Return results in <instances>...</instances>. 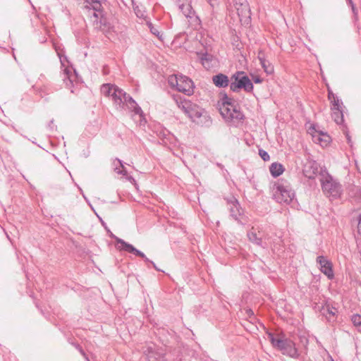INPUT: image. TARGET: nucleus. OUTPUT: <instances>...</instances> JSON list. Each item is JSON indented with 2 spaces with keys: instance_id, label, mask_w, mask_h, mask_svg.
Masks as SVG:
<instances>
[{
  "instance_id": "obj_4",
  "label": "nucleus",
  "mask_w": 361,
  "mask_h": 361,
  "mask_svg": "<svg viewBox=\"0 0 361 361\" xmlns=\"http://www.w3.org/2000/svg\"><path fill=\"white\" fill-rule=\"evenodd\" d=\"M241 88L247 92H251L253 90V85L248 77L238 72L231 77L230 89L233 92H238Z\"/></svg>"
},
{
  "instance_id": "obj_14",
  "label": "nucleus",
  "mask_w": 361,
  "mask_h": 361,
  "mask_svg": "<svg viewBox=\"0 0 361 361\" xmlns=\"http://www.w3.org/2000/svg\"><path fill=\"white\" fill-rule=\"evenodd\" d=\"M269 170L274 177H278L283 173L284 167L281 164L276 162L271 165Z\"/></svg>"
},
{
  "instance_id": "obj_21",
  "label": "nucleus",
  "mask_w": 361,
  "mask_h": 361,
  "mask_svg": "<svg viewBox=\"0 0 361 361\" xmlns=\"http://www.w3.org/2000/svg\"><path fill=\"white\" fill-rule=\"evenodd\" d=\"M88 4L96 11H99L102 7V5L98 0H86Z\"/></svg>"
},
{
  "instance_id": "obj_16",
  "label": "nucleus",
  "mask_w": 361,
  "mask_h": 361,
  "mask_svg": "<svg viewBox=\"0 0 361 361\" xmlns=\"http://www.w3.org/2000/svg\"><path fill=\"white\" fill-rule=\"evenodd\" d=\"M116 86L111 84H104L101 87V91L104 95L108 97H111V94L113 93Z\"/></svg>"
},
{
  "instance_id": "obj_12",
  "label": "nucleus",
  "mask_w": 361,
  "mask_h": 361,
  "mask_svg": "<svg viewBox=\"0 0 361 361\" xmlns=\"http://www.w3.org/2000/svg\"><path fill=\"white\" fill-rule=\"evenodd\" d=\"M212 81L216 87H225L229 84V80L228 77L226 75L221 73L214 75L212 78Z\"/></svg>"
},
{
  "instance_id": "obj_15",
  "label": "nucleus",
  "mask_w": 361,
  "mask_h": 361,
  "mask_svg": "<svg viewBox=\"0 0 361 361\" xmlns=\"http://www.w3.org/2000/svg\"><path fill=\"white\" fill-rule=\"evenodd\" d=\"M200 59L201 61L202 64L207 68H210L211 63L213 61V56L208 54H200Z\"/></svg>"
},
{
  "instance_id": "obj_23",
  "label": "nucleus",
  "mask_w": 361,
  "mask_h": 361,
  "mask_svg": "<svg viewBox=\"0 0 361 361\" xmlns=\"http://www.w3.org/2000/svg\"><path fill=\"white\" fill-rule=\"evenodd\" d=\"M259 156L261 157V158L264 160V161H268L269 160V154L265 152L264 150L263 149H259Z\"/></svg>"
},
{
  "instance_id": "obj_10",
  "label": "nucleus",
  "mask_w": 361,
  "mask_h": 361,
  "mask_svg": "<svg viewBox=\"0 0 361 361\" xmlns=\"http://www.w3.org/2000/svg\"><path fill=\"white\" fill-rule=\"evenodd\" d=\"M317 263L320 265L321 271L325 274L329 279L334 278V271L332 263L324 256H319L317 258Z\"/></svg>"
},
{
  "instance_id": "obj_26",
  "label": "nucleus",
  "mask_w": 361,
  "mask_h": 361,
  "mask_svg": "<svg viewBox=\"0 0 361 361\" xmlns=\"http://www.w3.org/2000/svg\"><path fill=\"white\" fill-rule=\"evenodd\" d=\"M123 171V166H121V169H117V173H122Z\"/></svg>"
},
{
  "instance_id": "obj_9",
  "label": "nucleus",
  "mask_w": 361,
  "mask_h": 361,
  "mask_svg": "<svg viewBox=\"0 0 361 361\" xmlns=\"http://www.w3.org/2000/svg\"><path fill=\"white\" fill-rule=\"evenodd\" d=\"M180 106L184 112L194 121H197L204 113L203 109L197 104L192 103L189 100H185L180 103Z\"/></svg>"
},
{
  "instance_id": "obj_8",
  "label": "nucleus",
  "mask_w": 361,
  "mask_h": 361,
  "mask_svg": "<svg viewBox=\"0 0 361 361\" xmlns=\"http://www.w3.org/2000/svg\"><path fill=\"white\" fill-rule=\"evenodd\" d=\"M307 133L312 136L313 141L322 147H327L331 142L330 136L327 133L316 129L312 124L307 128Z\"/></svg>"
},
{
  "instance_id": "obj_11",
  "label": "nucleus",
  "mask_w": 361,
  "mask_h": 361,
  "mask_svg": "<svg viewBox=\"0 0 361 361\" xmlns=\"http://www.w3.org/2000/svg\"><path fill=\"white\" fill-rule=\"evenodd\" d=\"M117 247L120 250H124L128 252H133L143 258L145 257V255L142 252L135 249L132 245H130L122 240L119 239L117 240Z\"/></svg>"
},
{
  "instance_id": "obj_13",
  "label": "nucleus",
  "mask_w": 361,
  "mask_h": 361,
  "mask_svg": "<svg viewBox=\"0 0 361 361\" xmlns=\"http://www.w3.org/2000/svg\"><path fill=\"white\" fill-rule=\"evenodd\" d=\"M328 98L331 104V110L343 109L342 102L330 90L328 92Z\"/></svg>"
},
{
  "instance_id": "obj_24",
  "label": "nucleus",
  "mask_w": 361,
  "mask_h": 361,
  "mask_svg": "<svg viewBox=\"0 0 361 361\" xmlns=\"http://www.w3.org/2000/svg\"><path fill=\"white\" fill-rule=\"evenodd\" d=\"M357 232L359 235L361 236V214L359 216L358 218Z\"/></svg>"
},
{
  "instance_id": "obj_19",
  "label": "nucleus",
  "mask_w": 361,
  "mask_h": 361,
  "mask_svg": "<svg viewBox=\"0 0 361 361\" xmlns=\"http://www.w3.org/2000/svg\"><path fill=\"white\" fill-rule=\"evenodd\" d=\"M332 118L336 123H341L343 121V109L331 110Z\"/></svg>"
},
{
  "instance_id": "obj_29",
  "label": "nucleus",
  "mask_w": 361,
  "mask_h": 361,
  "mask_svg": "<svg viewBox=\"0 0 361 361\" xmlns=\"http://www.w3.org/2000/svg\"><path fill=\"white\" fill-rule=\"evenodd\" d=\"M94 16L96 18H97V17H98V16H99V14H97V13H94Z\"/></svg>"
},
{
  "instance_id": "obj_27",
  "label": "nucleus",
  "mask_w": 361,
  "mask_h": 361,
  "mask_svg": "<svg viewBox=\"0 0 361 361\" xmlns=\"http://www.w3.org/2000/svg\"><path fill=\"white\" fill-rule=\"evenodd\" d=\"M255 82L256 83H260L262 82V80L259 78H257L255 79Z\"/></svg>"
},
{
  "instance_id": "obj_6",
  "label": "nucleus",
  "mask_w": 361,
  "mask_h": 361,
  "mask_svg": "<svg viewBox=\"0 0 361 361\" xmlns=\"http://www.w3.org/2000/svg\"><path fill=\"white\" fill-rule=\"evenodd\" d=\"M274 195L277 202L286 204H289L294 197V193L290 187L279 183L275 185Z\"/></svg>"
},
{
  "instance_id": "obj_1",
  "label": "nucleus",
  "mask_w": 361,
  "mask_h": 361,
  "mask_svg": "<svg viewBox=\"0 0 361 361\" xmlns=\"http://www.w3.org/2000/svg\"><path fill=\"white\" fill-rule=\"evenodd\" d=\"M219 111L221 114L226 119H241L243 115L238 109L235 105V102L228 97L227 95L224 94L219 102Z\"/></svg>"
},
{
  "instance_id": "obj_7",
  "label": "nucleus",
  "mask_w": 361,
  "mask_h": 361,
  "mask_svg": "<svg viewBox=\"0 0 361 361\" xmlns=\"http://www.w3.org/2000/svg\"><path fill=\"white\" fill-rule=\"evenodd\" d=\"M111 98L114 101V104L119 106L126 105L129 109H133L135 107L136 104L132 97L128 96L121 89H119L116 86L113 93L111 94Z\"/></svg>"
},
{
  "instance_id": "obj_22",
  "label": "nucleus",
  "mask_w": 361,
  "mask_h": 361,
  "mask_svg": "<svg viewBox=\"0 0 361 361\" xmlns=\"http://www.w3.org/2000/svg\"><path fill=\"white\" fill-rule=\"evenodd\" d=\"M237 10H238L239 16H244L245 17L250 16V9H249L247 4L243 6V8L241 10H240V8H238Z\"/></svg>"
},
{
  "instance_id": "obj_2",
  "label": "nucleus",
  "mask_w": 361,
  "mask_h": 361,
  "mask_svg": "<svg viewBox=\"0 0 361 361\" xmlns=\"http://www.w3.org/2000/svg\"><path fill=\"white\" fill-rule=\"evenodd\" d=\"M169 83L171 87H175L178 91L186 95L190 96L194 92V83L185 75H171L169 78Z\"/></svg>"
},
{
  "instance_id": "obj_17",
  "label": "nucleus",
  "mask_w": 361,
  "mask_h": 361,
  "mask_svg": "<svg viewBox=\"0 0 361 361\" xmlns=\"http://www.w3.org/2000/svg\"><path fill=\"white\" fill-rule=\"evenodd\" d=\"M258 59L260 61V63L262 66L263 67L265 72L268 73H271L273 72V68L271 67L270 68H268V66L266 64V61L264 59V54L262 51H259L258 53Z\"/></svg>"
},
{
  "instance_id": "obj_5",
  "label": "nucleus",
  "mask_w": 361,
  "mask_h": 361,
  "mask_svg": "<svg viewBox=\"0 0 361 361\" xmlns=\"http://www.w3.org/2000/svg\"><path fill=\"white\" fill-rule=\"evenodd\" d=\"M324 192L329 197L337 199L341 196V185L333 180L331 176H326L322 179Z\"/></svg>"
},
{
  "instance_id": "obj_28",
  "label": "nucleus",
  "mask_w": 361,
  "mask_h": 361,
  "mask_svg": "<svg viewBox=\"0 0 361 361\" xmlns=\"http://www.w3.org/2000/svg\"><path fill=\"white\" fill-rule=\"evenodd\" d=\"M247 313L248 315H252L253 314V312L251 310H247Z\"/></svg>"
},
{
  "instance_id": "obj_3",
  "label": "nucleus",
  "mask_w": 361,
  "mask_h": 361,
  "mask_svg": "<svg viewBox=\"0 0 361 361\" xmlns=\"http://www.w3.org/2000/svg\"><path fill=\"white\" fill-rule=\"evenodd\" d=\"M268 337L274 348L283 350L284 353H287L291 357L297 355L296 348L291 341L285 339L283 336H274L270 333L268 334Z\"/></svg>"
},
{
  "instance_id": "obj_18",
  "label": "nucleus",
  "mask_w": 361,
  "mask_h": 361,
  "mask_svg": "<svg viewBox=\"0 0 361 361\" xmlns=\"http://www.w3.org/2000/svg\"><path fill=\"white\" fill-rule=\"evenodd\" d=\"M323 309L327 312L328 315H326V317L329 319H331V317H334L338 312L336 308L334 307L333 306H331L329 304H326L323 307Z\"/></svg>"
},
{
  "instance_id": "obj_20",
  "label": "nucleus",
  "mask_w": 361,
  "mask_h": 361,
  "mask_svg": "<svg viewBox=\"0 0 361 361\" xmlns=\"http://www.w3.org/2000/svg\"><path fill=\"white\" fill-rule=\"evenodd\" d=\"M351 322L354 326L361 332V315L358 314H353L351 317Z\"/></svg>"
},
{
  "instance_id": "obj_25",
  "label": "nucleus",
  "mask_w": 361,
  "mask_h": 361,
  "mask_svg": "<svg viewBox=\"0 0 361 361\" xmlns=\"http://www.w3.org/2000/svg\"><path fill=\"white\" fill-rule=\"evenodd\" d=\"M350 190L352 192H357L359 190V189L357 187H355V186H351Z\"/></svg>"
}]
</instances>
